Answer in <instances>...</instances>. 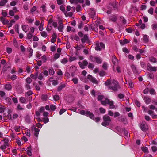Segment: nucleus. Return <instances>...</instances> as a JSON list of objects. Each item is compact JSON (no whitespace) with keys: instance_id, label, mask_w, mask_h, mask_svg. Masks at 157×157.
Listing matches in <instances>:
<instances>
[{"instance_id":"1","label":"nucleus","mask_w":157,"mask_h":157,"mask_svg":"<svg viewBox=\"0 0 157 157\" xmlns=\"http://www.w3.org/2000/svg\"><path fill=\"white\" fill-rule=\"evenodd\" d=\"M105 85L106 86H109L108 88L114 91H117L120 88L118 82L115 80L111 81L110 79H108L105 82Z\"/></svg>"},{"instance_id":"2","label":"nucleus","mask_w":157,"mask_h":157,"mask_svg":"<svg viewBox=\"0 0 157 157\" xmlns=\"http://www.w3.org/2000/svg\"><path fill=\"white\" fill-rule=\"evenodd\" d=\"M98 101H101V103L104 105L108 104L109 105V108L110 109H113L115 107L113 101H110L107 98H104L103 95H99L98 97Z\"/></svg>"},{"instance_id":"3","label":"nucleus","mask_w":157,"mask_h":157,"mask_svg":"<svg viewBox=\"0 0 157 157\" xmlns=\"http://www.w3.org/2000/svg\"><path fill=\"white\" fill-rule=\"evenodd\" d=\"M103 120L104 121L101 124L104 126L109 125L111 122L110 117L107 115H105L103 117Z\"/></svg>"},{"instance_id":"4","label":"nucleus","mask_w":157,"mask_h":157,"mask_svg":"<svg viewBox=\"0 0 157 157\" xmlns=\"http://www.w3.org/2000/svg\"><path fill=\"white\" fill-rule=\"evenodd\" d=\"M89 60L92 62H96L98 64L101 63L102 61L101 59L97 56H90L89 57Z\"/></svg>"},{"instance_id":"5","label":"nucleus","mask_w":157,"mask_h":157,"mask_svg":"<svg viewBox=\"0 0 157 157\" xmlns=\"http://www.w3.org/2000/svg\"><path fill=\"white\" fill-rule=\"evenodd\" d=\"M79 113L81 114L85 115L87 117H88L92 119H94V115L90 111H85L84 110L80 111Z\"/></svg>"},{"instance_id":"6","label":"nucleus","mask_w":157,"mask_h":157,"mask_svg":"<svg viewBox=\"0 0 157 157\" xmlns=\"http://www.w3.org/2000/svg\"><path fill=\"white\" fill-rule=\"evenodd\" d=\"M95 49L97 51H101L102 49L105 48V44L102 42H97L95 44Z\"/></svg>"},{"instance_id":"7","label":"nucleus","mask_w":157,"mask_h":157,"mask_svg":"<svg viewBox=\"0 0 157 157\" xmlns=\"http://www.w3.org/2000/svg\"><path fill=\"white\" fill-rule=\"evenodd\" d=\"M78 35L80 37H82L81 41L82 43H84L88 41V38L87 35H83V33L81 32H79Z\"/></svg>"},{"instance_id":"8","label":"nucleus","mask_w":157,"mask_h":157,"mask_svg":"<svg viewBox=\"0 0 157 157\" xmlns=\"http://www.w3.org/2000/svg\"><path fill=\"white\" fill-rule=\"evenodd\" d=\"M4 144L2 145L0 147V148L2 150H4L6 147H9V140L7 139H4L3 140Z\"/></svg>"},{"instance_id":"9","label":"nucleus","mask_w":157,"mask_h":157,"mask_svg":"<svg viewBox=\"0 0 157 157\" xmlns=\"http://www.w3.org/2000/svg\"><path fill=\"white\" fill-rule=\"evenodd\" d=\"M87 78L93 84L97 85L98 83V81L96 79V78L90 75H88Z\"/></svg>"},{"instance_id":"10","label":"nucleus","mask_w":157,"mask_h":157,"mask_svg":"<svg viewBox=\"0 0 157 157\" xmlns=\"http://www.w3.org/2000/svg\"><path fill=\"white\" fill-rule=\"evenodd\" d=\"M78 64L80 67L82 69H84L85 67L87 66L88 64V62L86 60H84L82 62H78Z\"/></svg>"},{"instance_id":"11","label":"nucleus","mask_w":157,"mask_h":157,"mask_svg":"<svg viewBox=\"0 0 157 157\" xmlns=\"http://www.w3.org/2000/svg\"><path fill=\"white\" fill-rule=\"evenodd\" d=\"M147 69L149 71L155 72L157 71V67L152 66L150 63L147 64Z\"/></svg>"},{"instance_id":"12","label":"nucleus","mask_w":157,"mask_h":157,"mask_svg":"<svg viewBox=\"0 0 157 157\" xmlns=\"http://www.w3.org/2000/svg\"><path fill=\"white\" fill-rule=\"evenodd\" d=\"M140 128L143 131H146L148 129L147 124L143 122L140 125Z\"/></svg>"},{"instance_id":"13","label":"nucleus","mask_w":157,"mask_h":157,"mask_svg":"<svg viewBox=\"0 0 157 157\" xmlns=\"http://www.w3.org/2000/svg\"><path fill=\"white\" fill-rule=\"evenodd\" d=\"M61 54L60 53H56L54 55L53 57L51 58V62H54L56 61L60 57Z\"/></svg>"},{"instance_id":"14","label":"nucleus","mask_w":157,"mask_h":157,"mask_svg":"<svg viewBox=\"0 0 157 157\" xmlns=\"http://www.w3.org/2000/svg\"><path fill=\"white\" fill-rule=\"evenodd\" d=\"M45 110V108L44 107L42 106L40 108L38 111H36V114L37 116H40V113L44 112Z\"/></svg>"},{"instance_id":"15","label":"nucleus","mask_w":157,"mask_h":157,"mask_svg":"<svg viewBox=\"0 0 157 157\" xmlns=\"http://www.w3.org/2000/svg\"><path fill=\"white\" fill-rule=\"evenodd\" d=\"M50 25L53 26L54 28H56L57 27V22L54 21L52 18L50 19Z\"/></svg>"},{"instance_id":"16","label":"nucleus","mask_w":157,"mask_h":157,"mask_svg":"<svg viewBox=\"0 0 157 157\" xmlns=\"http://www.w3.org/2000/svg\"><path fill=\"white\" fill-rule=\"evenodd\" d=\"M37 121L38 122L43 121L45 123H47L49 121V119L48 117H44L41 120L40 118H37Z\"/></svg>"},{"instance_id":"17","label":"nucleus","mask_w":157,"mask_h":157,"mask_svg":"<svg viewBox=\"0 0 157 157\" xmlns=\"http://www.w3.org/2000/svg\"><path fill=\"white\" fill-rule=\"evenodd\" d=\"M143 99L147 104H149L151 101V98L147 96H144Z\"/></svg>"},{"instance_id":"18","label":"nucleus","mask_w":157,"mask_h":157,"mask_svg":"<svg viewBox=\"0 0 157 157\" xmlns=\"http://www.w3.org/2000/svg\"><path fill=\"white\" fill-rule=\"evenodd\" d=\"M149 61L153 63H155L157 62V59L153 56H151L148 57Z\"/></svg>"},{"instance_id":"19","label":"nucleus","mask_w":157,"mask_h":157,"mask_svg":"<svg viewBox=\"0 0 157 157\" xmlns=\"http://www.w3.org/2000/svg\"><path fill=\"white\" fill-rule=\"evenodd\" d=\"M4 88L8 90H10L12 88V86L10 83H8L5 85Z\"/></svg>"},{"instance_id":"20","label":"nucleus","mask_w":157,"mask_h":157,"mask_svg":"<svg viewBox=\"0 0 157 157\" xmlns=\"http://www.w3.org/2000/svg\"><path fill=\"white\" fill-rule=\"evenodd\" d=\"M0 20L4 25L7 24L9 23V21L8 20L6 19L2 16L0 17Z\"/></svg>"},{"instance_id":"21","label":"nucleus","mask_w":157,"mask_h":157,"mask_svg":"<svg viewBox=\"0 0 157 157\" xmlns=\"http://www.w3.org/2000/svg\"><path fill=\"white\" fill-rule=\"evenodd\" d=\"M57 36L56 33H54L52 35V38L51 40V42L52 43H54L56 41Z\"/></svg>"},{"instance_id":"22","label":"nucleus","mask_w":157,"mask_h":157,"mask_svg":"<svg viewBox=\"0 0 157 157\" xmlns=\"http://www.w3.org/2000/svg\"><path fill=\"white\" fill-rule=\"evenodd\" d=\"M109 19L110 21L113 22H115L117 20V16L115 15H113L110 17Z\"/></svg>"},{"instance_id":"23","label":"nucleus","mask_w":157,"mask_h":157,"mask_svg":"<svg viewBox=\"0 0 157 157\" xmlns=\"http://www.w3.org/2000/svg\"><path fill=\"white\" fill-rule=\"evenodd\" d=\"M34 135L36 137H38L40 130L36 127H34Z\"/></svg>"},{"instance_id":"24","label":"nucleus","mask_w":157,"mask_h":157,"mask_svg":"<svg viewBox=\"0 0 157 157\" xmlns=\"http://www.w3.org/2000/svg\"><path fill=\"white\" fill-rule=\"evenodd\" d=\"M29 28L27 25H23L22 26V30L25 32H27L29 30Z\"/></svg>"},{"instance_id":"25","label":"nucleus","mask_w":157,"mask_h":157,"mask_svg":"<svg viewBox=\"0 0 157 157\" xmlns=\"http://www.w3.org/2000/svg\"><path fill=\"white\" fill-rule=\"evenodd\" d=\"M57 29L60 32H62L64 29V25H59L57 27Z\"/></svg>"},{"instance_id":"26","label":"nucleus","mask_w":157,"mask_h":157,"mask_svg":"<svg viewBox=\"0 0 157 157\" xmlns=\"http://www.w3.org/2000/svg\"><path fill=\"white\" fill-rule=\"evenodd\" d=\"M143 40L145 42H148L149 40V36L147 35H144L143 36Z\"/></svg>"},{"instance_id":"27","label":"nucleus","mask_w":157,"mask_h":157,"mask_svg":"<svg viewBox=\"0 0 157 157\" xmlns=\"http://www.w3.org/2000/svg\"><path fill=\"white\" fill-rule=\"evenodd\" d=\"M19 100L20 102L22 104L25 103L26 101V98L23 97H20L19 98Z\"/></svg>"},{"instance_id":"28","label":"nucleus","mask_w":157,"mask_h":157,"mask_svg":"<svg viewBox=\"0 0 157 157\" xmlns=\"http://www.w3.org/2000/svg\"><path fill=\"white\" fill-rule=\"evenodd\" d=\"M57 48V45L55 44L51 46L50 47V50L52 52H55Z\"/></svg>"},{"instance_id":"29","label":"nucleus","mask_w":157,"mask_h":157,"mask_svg":"<svg viewBox=\"0 0 157 157\" xmlns=\"http://www.w3.org/2000/svg\"><path fill=\"white\" fill-rule=\"evenodd\" d=\"M7 2V0H2L0 1V6H4Z\"/></svg>"},{"instance_id":"30","label":"nucleus","mask_w":157,"mask_h":157,"mask_svg":"<svg viewBox=\"0 0 157 157\" xmlns=\"http://www.w3.org/2000/svg\"><path fill=\"white\" fill-rule=\"evenodd\" d=\"M117 60L116 57L115 56H113L112 57V62L113 64L115 65L117 62Z\"/></svg>"},{"instance_id":"31","label":"nucleus","mask_w":157,"mask_h":157,"mask_svg":"<svg viewBox=\"0 0 157 157\" xmlns=\"http://www.w3.org/2000/svg\"><path fill=\"white\" fill-rule=\"evenodd\" d=\"M5 100L6 101V103L9 105H11L12 104L11 99L9 97L6 98H5Z\"/></svg>"},{"instance_id":"32","label":"nucleus","mask_w":157,"mask_h":157,"mask_svg":"<svg viewBox=\"0 0 157 157\" xmlns=\"http://www.w3.org/2000/svg\"><path fill=\"white\" fill-rule=\"evenodd\" d=\"M132 69V71L134 73H137L138 72V71L136 69V68L135 66L134 65H132L131 66Z\"/></svg>"},{"instance_id":"33","label":"nucleus","mask_w":157,"mask_h":157,"mask_svg":"<svg viewBox=\"0 0 157 157\" xmlns=\"http://www.w3.org/2000/svg\"><path fill=\"white\" fill-rule=\"evenodd\" d=\"M48 96L46 94H43L42 95L41 99L43 101H46L48 98Z\"/></svg>"},{"instance_id":"34","label":"nucleus","mask_w":157,"mask_h":157,"mask_svg":"<svg viewBox=\"0 0 157 157\" xmlns=\"http://www.w3.org/2000/svg\"><path fill=\"white\" fill-rule=\"evenodd\" d=\"M27 50L29 52V57H31L32 56L33 52V50L30 48H27Z\"/></svg>"},{"instance_id":"35","label":"nucleus","mask_w":157,"mask_h":157,"mask_svg":"<svg viewBox=\"0 0 157 157\" xmlns=\"http://www.w3.org/2000/svg\"><path fill=\"white\" fill-rule=\"evenodd\" d=\"M56 109V106L54 105H51L50 106V109L52 111H54L55 109Z\"/></svg>"},{"instance_id":"36","label":"nucleus","mask_w":157,"mask_h":157,"mask_svg":"<svg viewBox=\"0 0 157 157\" xmlns=\"http://www.w3.org/2000/svg\"><path fill=\"white\" fill-rule=\"evenodd\" d=\"M25 81L27 83L30 84L32 82V80L30 77H28L26 79Z\"/></svg>"},{"instance_id":"37","label":"nucleus","mask_w":157,"mask_h":157,"mask_svg":"<svg viewBox=\"0 0 157 157\" xmlns=\"http://www.w3.org/2000/svg\"><path fill=\"white\" fill-rule=\"evenodd\" d=\"M33 94V92L31 90H29L27 92H25V95L26 96L27 95V96H30L32 95Z\"/></svg>"},{"instance_id":"38","label":"nucleus","mask_w":157,"mask_h":157,"mask_svg":"<svg viewBox=\"0 0 157 157\" xmlns=\"http://www.w3.org/2000/svg\"><path fill=\"white\" fill-rule=\"evenodd\" d=\"M14 29L15 31L17 32L18 34H19V25L18 24H16L15 25Z\"/></svg>"},{"instance_id":"39","label":"nucleus","mask_w":157,"mask_h":157,"mask_svg":"<svg viewBox=\"0 0 157 157\" xmlns=\"http://www.w3.org/2000/svg\"><path fill=\"white\" fill-rule=\"evenodd\" d=\"M68 62V60L67 58H64L62 59L61 61V63L63 64H65L66 63H67Z\"/></svg>"},{"instance_id":"40","label":"nucleus","mask_w":157,"mask_h":157,"mask_svg":"<svg viewBox=\"0 0 157 157\" xmlns=\"http://www.w3.org/2000/svg\"><path fill=\"white\" fill-rule=\"evenodd\" d=\"M142 151L145 153H147L149 152L147 147H143L142 148Z\"/></svg>"},{"instance_id":"41","label":"nucleus","mask_w":157,"mask_h":157,"mask_svg":"<svg viewBox=\"0 0 157 157\" xmlns=\"http://www.w3.org/2000/svg\"><path fill=\"white\" fill-rule=\"evenodd\" d=\"M53 99L55 101H57L59 100V95H55L53 96Z\"/></svg>"},{"instance_id":"42","label":"nucleus","mask_w":157,"mask_h":157,"mask_svg":"<svg viewBox=\"0 0 157 157\" xmlns=\"http://www.w3.org/2000/svg\"><path fill=\"white\" fill-rule=\"evenodd\" d=\"M65 85L64 84H63L61 85L59 87H58L57 90L58 91H60L63 88L65 87Z\"/></svg>"},{"instance_id":"43","label":"nucleus","mask_w":157,"mask_h":157,"mask_svg":"<svg viewBox=\"0 0 157 157\" xmlns=\"http://www.w3.org/2000/svg\"><path fill=\"white\" fill-rule=\"evenodd\" d=\"M90 16L92 18L94 17V16L95 15V13L94 11L92 10L90 13Z\"/></svg>"},{"instance_id":"44","label":"nucleus","mask_w":157,"mask_h":157,"mask_svg":"<svg viewBox=\"0 0 157 157\" xmlns=\"http://www.w3.org/2000/svg\"><path fill=\"white\" fill-rule=\"evenodd\" d=\"M73 13L71 12H69L67 13H65V14L66 17H71L73 15Z\"/></svg>"},{"instance_id":"45","label":"nucleus","mask_w":157,"mask_h":157,"mask_svg":"<svg viewBox=\"0 0 157 157\" xmlns=\"http://www.w3.org/2000/svg\"><path fill=\"white\" fill-rule=\"evenodd\" d=\"M148 76L150 79H151L154 78V74L153 73H149L148 74Z\"/></svg>"},{"instance_id":"46","label":"nucleus","mask_w":157,"mask_h":157,"mask_svg":"<svg viewBox=\"0 0 157 157\" xmlns=\"http://www.w3.org/2000/svg\"><path fill=\"white\" fill-rule=\"evenodd\" d=\"M99 110L101 113H105V110L103 108L101 107L99 108Z\"/></svg>"},{"instance_id":"47","label":"nucleus","mask_w":157,"mask_h":157,"mask_svg":"<svg viewBox=\"0 0 157 157\" xmlns=\"http://www.w3.org/2000/svg\"><path fill=\"white\" fill-rule=\"evenodd\" d=\"M41 36L44 37H46L47 36V33L45 31H42L40 32Z\"/></svg>"},{"instance_id":"48","label":"nucleus","mask_w":157,"mask_h":157,"mask_svg":"<svg viewBox=\"0 0 157 157\" xmlns=\"http://www.w3.org/2000/svg\"><path fill=\"white\" fill-rule=\"evenodd\" d=\"M58 24L59 25H63V20L60 17H59L58 18Z\"/></svg>"},{"instance_id":"49","label":"nucleus","mask_w":157,"mask_h":157,"mask_svg":"<svg viewBox=\"0 0 157 157\" xmlns=\"http://www.w3.org/2000/svg\"><path fill=\"white\" fill-rule=\"evenodd\" d=\"M99 74L101 76H103L105 75V73L104 71L102 70L99 72Z\"/></svg>"},{"instance_id":"50","label":"nucleus","mask_w":157,"mask_h":157,"mask_svg":"<svg viewBox=\"0 0 157 157\" xmlns=\"http://www.w3.org/2000/svg\"><path fill=\"white\" fill-rule=\"evenodd\" d=\"M27 154L29 156H31L32 155V153L31 152V150L30 149H27L26 151Z\"/></svg>"},{"instance_id":"51","label":"nucleus","mask_w":157,"mask_h":157,"mask_svg":"<svg viewBox=\"0 0 157 157\" xmlns=\"http://www.w3.org/2000/svg\"><path fill=\"white\" fill-rule=\"evenodd\" d=\"M16 109L17 110H22L24 109L20 104H18L17 105Z\"/></svg>"},{"instance_id":"52","label":"nucleus","mask_w":157,"mask_h":157,"mask_svg":"<svg viewBox=\"0 0 157 157\" xmlns=\"http://www.w3.org/2000/svg\"><path fill=\"white\" fill-rule=\"evenodd\" d=\"M50 81H51L52 84L54 86L57 85L58 83V82L57 80H54L52 81L50 79Z\"/></svg>"},{"instance_id":"53","label":"nucleus","mask_w":157,"mask_h":157,"mask_svg":"<svg viewBox=\"0 0 157 157\" xmlns=\"http://www.w3.org/2000/svg\"><path fill=\"white\" fill-rule=\"evenodd\" d=\"M72 81L74 84H77L78 82V79L77 78H73L72 79Z\"/></svg>"},{"instance_id":"54","label":"nucleus","mask_w":157,"mask_h":157,"mask_svg":"<svg viewBox=\"0 0 157 157\" xmlns=\"http://www.w3.org/2000/svg\"><path fill=\"white\" fill-rule=\"evenodd\" d=\"M12 100L14 104H17L18 103V100L17 98L13 97L12 98Z\"/></svg>"},{"instance_id":"55","label":"nucleus","mask_w":157,"mask_h":157,"mask_svg":"<svg viewBox=\"0 0 157 157\" xmlns=\"http://www.w3.org/2000/svg\"><path fill=\"white\" fill-rule=\"evenodd\" d=\"M41 58L44 62H46L47 60V58L45 55H43L41 57Z\"/></svg>"},{"instance_id":"56","label":"nucleus","mask_w":157,"mask_h":157,"mask_svg":"<svg viewBox=\"0 0 157 157\" xmlns=\"http://www.w3.org/2000/svg\"><path fill=\"white\" fill-rule=\"evenodd\" d=\"M76 58L75 57H70L69 58V61L72 62L76 60Z\"/></svg>"},{"instance_id":"57","label":"nucleus","mask_w":157,"mask_h":157,"mask_svg":"<svg viewBox=\"0 0 157 157\" xmlns=\"http://www.w3.org/2000/svg\"><path fill=\"white\" fill-rule=\"evenodd\" d=\"M72 28L70 26H67V31L68 32H69L71 31L72 30L73 31H74L73 29H72Z\"/></svg>"},{"instance_id":"58","label":"nucleus","mask_w":157,"mask_h":157,"mask_svg":"<svg viewBox=\"0 0 157 157\" xmlns=\"http://www.w3.org/2000/svg\"><path fill=\"white\" fill-rule=\"evenodd\" d=\"M154 9L152 8H150L148 10V12L151 14H152L153 13Z\"/></svg>"},{"instance_id":"59","label":"nucleus","mask_w":157,"mask_h":157,"mask_svg":"<svg viewBox=\"0 0 157 157\" xmlns=\"http://www.w3.org/2000/svg\"><path fill=\"white\" fill-rule=\"evenodd\" d=\"M94 67V66L93 64L89 63L88 64V67L90 69H93Z\"/></svg>"},{"instance_id":"60","label":"nucleus","mask_w":157,"mask_h":157,"mask_svg":"<svg viewBox=\"0 0 157 157\" xmlns=\"http://www.w3.org/2000/svg\"><path fill=\"white\" fill-rule=\"evenodd\" d=\"M123 51L124 52L126 53H128L129 52V51L126 48H123L122 49Z\"/></svg>"},{"instance_id":"61","label":"nucleus","mask_w":157,"mask_h":157,"mask_svg":"<svg viewBox=\"0 0 157 157\" xmlns=\"http://www.w3.org/2000/svg\"><path fill=\"white\" fill-rule=\"evenodd\" d=\"M150 92V93L151 94H155V91L154 89L153 88L151 89L150 90H149V91Z\"/></svg>"},{"instance_id":"62","label":"nucleus","mask_w":157,"mask_h":157,"mask_svg":"<svg viewBox=\"0 0 157 157\" xmlns=\"http://www.w3.org/2000/svg\"><path fill=\"white\" fill-rule=\"evenodd\" d=\"M129 86L130 88H132L133 87V84L132 81H129Z\"/></svg>"},{"instance_id":"63","label":"nucleus","mask_w":157,"mask_h":157,"mask_svg":"<svg viewBox=\"0 0 157 157\" xmlns=\"http://www.w3.org/2000/svg\"><path fill=\"white\" fill-rule=\"evenodd\" d=\"M74 48L77 51L80 50L81 49V47L80 46H79L78 44L76 45Z\"/></svg>"},{"instance_id":"64","label":"nucleus","mask_w":157,"mask_h":157,"mask_svg":"<svg viewBox=\"0 0 157 157\" xmlns=\"http://www.w3.org/2000/svg\"><path fill=\"white\" fill-rule=\"evenodd\" d=\"M152 26L153 30L157 29V24H153L152 25Z\"/></svg>"}]
</instances>
